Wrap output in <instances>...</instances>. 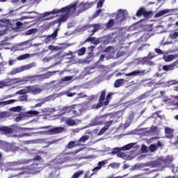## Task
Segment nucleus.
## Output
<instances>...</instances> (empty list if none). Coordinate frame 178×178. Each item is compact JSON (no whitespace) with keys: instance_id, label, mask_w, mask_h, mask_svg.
I'll list each match as a JSON object with an SVG mask.
<instances>
[{"instance_id":"obj_21","label":"nucleus","mask_w":178,"mask_h":178,"mask_svg":"<svg viewBox=\"0 0 178 178\" xmlns=\"http://www.w3.org/2000/svg\"><path fill=\"white\" fill-rule=\"evenodd\" d=\"M123 83H124V79H117L114 83V87L115 88H119V87H122Z\"/></svg>"},{"instance_id":"obj_39","label":"nucleus","mask_w":178,"mask_h":178,"mask_svg":"<svg viewBox=\"0 0 178 178\" xmlns=\"http://www.w3.org/2000/svg\"><path fill=\"white\" fill-rule=\"evenodd\" d=\"M120 151H122V148L120 149L119 147H115L112 150L111 154L113 155H115V154H118V152H120Z\"/></svg>"},{"instance_id":"obj_9","label":"nucleus","mask_w":178,"mask_h":178,"mask_svg":"<svg viewBox=\"0 0 178 178\" xmlns=\"http://www.w3.org/2000/svg\"><path fill=\"white\" fill-rule=\"evenodd\" d=\"M125 76H133L134 77H136L137 76H145V70H134L130 73L126 74Z\"/></svg>"},{"instance_id":"obj_8","label":"nucleus","mask_w":178,"mask_h":178,"mask_svg":"<svg viewBox=\"0 0 178 178\" xmlns=\"http://www.w3.org/2000/svg\"><path fill=\"white\" fill-rule=\"evenodd\" d=\"M16 83V79H6L4 81H0V88H3L5 87H9L13 86Z\"/></svg>"},{"instance_id":"obj_5","label":"nucleus","mask_w":178,"mask_h":178,"mask_svg":"<svg viewBox=\"0 0 178 178\" xmlns=\"http://www.w3.org/2000/svg\"><path fill=\"white\" fill-rule=\"evenodd\" d=\"M26 88V92L34 94L35 95L37 94H40V92L42 91V90H41V88L38 87V85L29 86Z\"/></svg>"},{"instance_id":"obj_40","label":"nucleus","mask_w":178,"mask_h":178,"mask_svg":"<svg viewBox=\"0 0 178 178\" xmlns=\"http://www.w3.org/2000/svg\"><path fill=\"white\" fill-rule=\"evenodd\" d=\"M27 100V95H21V96L19 97V101L23 102Z\"/></svg>"},{"instance_id":"obj_7","label":"nucleus","mask_w":178,"mask_h":178,"mask_svg":"<svg viewBox=\"0 0 178 178\" xmlns=\"http://www.w3.org/2000/svg\"><path fill=\"white\" fill-rule=\"evenodd\" d=\"M126 13H124V11L123 10H119L116 17L115 20L117 21V23H122V22H124L126 20Z\"/></svg>"},{"instance_id":"obj_23","label":"nucleus","mask_w":178,"mask_h":178,"mask_svg":"<svg viewBox=\"0 0 178 178\" xmlns=\"http://www.w3.org/2000/svg\"><path fill=\"white\" fill-rule=\"evenodd\" d=\"M133 147H134V143H129L121 147V149L122 151H129V149H131Z\"/></svg>"},{"instance_id":"obj_28","label":"nucleus","mask_w":178,"mask_h":178,"mask_svg":"<svg viewBox=\"0 0 178 178\" xmlns=\"http://www.w3.org/2000/svg\"><path fill=\"white\" fill-rule=\"evenodd\" d=\"M69 19V15H63L61 17H60L57 20L58 23H62V22H66Z\"/></svg>"},{"instance_id":"obj_61","label":"nucleus","mask_w":178,"mask_h":178,"mask_svg":"<svg viewBox=\"0 0 178 178\" xmlns=\"http://www.w3.org/2000/svg\"><path fill=\"white\" fill-rule=\"evenodd\" d=\"M41 159H42V158H41V156H35L34 157V161H41Z\"/></svg>"},{"instance_id":"obj_14","label":"nucleus","mask_w":178,"mask_h":178,"mask_svg":"<svg viewBox=\"0 0 178 178\" xmlns=\"http://www.w3.org/2000/svg\"><path fill=\"white\" fill-rule=\"evenodd\" d=\"M161 162H163L165 166H169L173 162V157L172 156H167L165 158L161 159Z\"/></svg>"},{"instance_id":"obj_52","label":"nucleus","mask_w":178,"mask_h":178,"mask_svg":"<svg viewBox=\"0 0 178 178\" xmlns=\"http://www.w3.org/2000/svg\"><path fill=\"white\" fill-rule=\"evenodd\" d=\"M77 93L76 92H65V95H67V97H74V95H76Z\"/></svg>"},{"instance_id":"obj_10","label":"nucleus","mask_w":178,"mask_h":178,"mask_svg":"<svg viewBox=\"0 0 178 178\" xmlns=\"http://www.w3.org/2000/svg\"><path fill=\"white\" fill-rule=\"evenodd\" d=\"M164 131L166 138H173V133H175V129L169 127H165L164 128Z\"/></svg>"},{"instance_id":"obj_4","label":"nucleus","mask_w":178,"mask_h":178,"mask_svg":"<svg viewBox=\"0 0 178 178\" xmlns=\"http://www.w3.org/2000/svg\"><path fill=\"white\" fill-rule=\"evenodd\" d=\"M40 114V112L37 111H29L24 113L23 114H19L15 118V122H20L22 120L23 118H33V116H37Z\"/></svg>"},{"instance_id":"obj_60","label":"nucleus","mask_w":178,"mask_h":178,"mask_svg":"<svg viewBox=\"0 0 178 178\" xmlns=\"http://www.w3.org/2000/svg\"><path fill=\"white\" fill-rule=\"evenodd\" d=\"M49 49L50 51H55L56 49V47H55L54 45H50V46H49Z\"/></svg>"},{"instance_id":"obj_30","label":"nucleus","mask_w":178,"mask_h":178,"mask_svg":"<svg viewBox=\"0 0 178 178\" xmlns=\"http://www.w3.org/2000/svg\"><path fill=\"white\" fill-rule=\"evenodd\" d=\"M76 107V106H75V108L72 109V113L74 116L77 117L80 115V113L81 112V109L77 108Z\"/></svg>"},{"instance_id":"obj_32","label":"nucleus","mask_w":178,"mask_h":178,"mask_svg":"<svg viewBox=\"0 0 178 178\" xmlns=\"http://www.w3.org/2000/svg\"><path fill=\"white\" fill-rule=\"evenodd\" d=\"M92 27H93V29L91 31L92 33L90 35H94V34L97 33V31L99 30V24H95V25Z\"/></svg>"},{"instance_id":"obj_12","label":"nucleus","mask_w":178,"mask_h":178,"mask_svg":"<svg viewBox=\"0 0 178 178\" xmlns=\"http://www.w3.org/2000/svg\"><path fill=\"white\" fill-rule=\"evenodd\" d=\"M90 139V136L84 135L78 140V147H83L84 143Z\"/></svg>"},{"instance_id":"obj_1","label":"nucleus","mask_w":178,"mask_h":178,"mask_svg":"<svg viewBox=\"0 0 178 178\" xmlns=\"http://www.w3.org/2000/svg\"><path fill=\"white\" fill-rule=\"evenodd\" d=\"M112 95H113V92H110L106 95V90L100 91L99 102L96 106L97 109H99V108H102V106H108L109 102H111V99H112Z\"/></svg>"},{"instance_id":"obj_34","label":"nucleus","mask_w":178,"mask_h":178,"mask_svg":"<svg viewBox=\"0 0 178 178\" xmlns=\"http://www.w3.org/2000/svg\"><path fill=\"white\" fill-rule=\"evenodd\" d=\"M149 149L151 152H155L158 149V146L155 144H152L149 145Z\"/></svg>"},{"instance_id":"obj_37","label":"nucleus","mask_w":178,"mask_h":178,"mask_svg":"<svg viewBox=\"0 0 178 178\" xmlns=\"http://www.w3.org/2000/svg\"><path fill=\"white\" fill-rule=\"evenodd\" d=\"M23 70H22L20 68H14L12 71H11V74H17V73H20L21 72H22Z\"/></svg>"},{"instance_id":"obj_25","label":"nucleus","mask_w":178,"mask_h":178,"mask_svg":"<svg viewBox=\"0 0 178 178\" xmlns=\"http://www.w3.org/2000/svg\"><path fill=\"white\" fill-rule=\"evenodd\" d=\"M105 165H108V160H103L102 161H99L97 163V166L100 168L102 169V168H105Z\"/></svg>"},{"instance_id":"obj_45","label":"nucleus","mask_w":178,"mask_h":178,"mask_svg":"<svg viewBox=\"0 0 178 178\" xmlns=\"http://www.w3.org/2000/svg\"><path fill=\"white\" fill-rule=\"evenodd\" d=\"M105 2V0H99L97 2V8H101L104 6V3Z\"/></svg>"},{"instance_id":"obj_3","label":"nucleus","mask_w":178,"mask_h":178,"mask_svg":"<svg viewBox=\"0 0 178 178\" xmlns=\"http://www.w3.org/2000/svg\"><path fill=\"white\" fill-rule=\"evenodd\" d=\"M38 80H40L38 75H29L22 79V78L15 79V83H22V84H26V83L29 81L30 83H35V81H37Z\"/></svg>"},{"instance_id":"obj_63","label":"nucleus","mask_w":178,"mask_h":178,"mask_svg":"<svg viewBox=\"0 0 178 178\" xmlns=\"http://www.w3.org/2000/svg\"><path fill=\"white\" fill-rule=\"evenodd\" d=\"M83 178H91V175H90V172H86Z\"/></svg>"},{"instance_id":"obj_53","label":"nucleus","mask_w":178,"mask_h":178,"mask_svg":"<svg viewBox=\"0 0 178 178\" xmlns=\"http://www.w3.org/2000/svg\"><path fill=\"white\" fill-rule=\"evenodd\" d=\"M155 52H156V54L159 55H163V51L161 49H155Z\"/></svg>"},{"instance_id":"obj_16","label":"nucleus","mask_w":178,"mask_h":178,"mask_svg":"<svg viewBox=\"0 0 178 178\" xmlns=\"http://www.w3.org/2000/svg\"><path fill=\"white\" fill-rule=\"evenodd\" d=\"M105 116H108V115L106 114L99 117L97 119H95V120L92 122V126H99L101 124H104V121L100 120L99 119H102V118H105Z\"/></svg>"},{"instance_id":"obj_59","label":"nucleus","mask_w":178,"mask_h":178,"mask_svg":"<svg viewBox=\"0 0 178 178\" xmlns=\"http://www.w3.org/2000/svg\"><path fill=\"white\" fill-rule=\"evenodd\" d=\"M147 98V93L143 94L140 96H139V99H144Z\"/></svg>"},{"instance_id":"obj_44","label":"nucleus","mask_w":178,"mask_h":178,"mask_svg":"<svg viewBox=\"0 0 178 178\" xmlns=\"http://www.w3.org/2000/svg\"><path fill=\"white\" fill-rule=\"evenodd\" d=\"M70 80H73V76H65L61 79V81H70Z\"/></svg>"},{"instance_id":"obj_26","label":"nucleus","mask_w":178,"mask_h":178,"mask_svg":"<svg viewBox=\"0 0 178 178\" xmlns=\"http://www.w3.org/2000/svg\"><path fill=\"white\" fill-rule=\"evenodd\" d=\"M17 100L16 99H9L4 102H1L0 105H10V104H13L15 102H17Z\"/></svg>"},{"instance_id":"obj_64","label":"nucleus","mask_w":178,"mask_h":178,"mask_svg":"<svg viewBox=\"0 0 178 178\" xmlns=\"http://www.w3.org/2000/svg\"><path fill=\"white\" fill-rule=\"evenodd\" d=\"M175 67H178V59L173 63Z\"/></svg>"},{"instance_id":"obj_19","label":"nucleus","mask_w":178,"mask_h":178,"mask_svg":"<svg viewBox=\"0 0 178 178\" xmlns=\"http://www.w3.org/2000/svg\"><path fill=\"white\" fill-rule=\"evenodd\" d=\"M147 166H149V168H160L161 162L158 161H150L147 163Z\"/></svg>"},{"instance_id":"obj_56","label":"nucleus","mask_w":178,"mask_h":178,"mask_svg":"<svg viewBox=\"0 0 178 178\" xmlns=\"http://www.w3.org/2000/svg\"><path fill=\"white\" fill-rule=\"evenodd\" d=\"M3 118H6V112L0 113V119H3Z\"/></svg>"},{"instance_id":"obj_27","label":"nucleus","mask_w":178,"mask_h":178,"mask_svg":"<svg viewBox=\"0 0 178 178\" xmlns=\"http://www.w3.org/2000/svg\"><path fill=\"white\" fill-rule=\"evenodd\" d=\"M65 123L67 126H76V121L72 118H68Z\"/></svg>"},{"instance_id":"obj_54","label":"nucleus","mask_w":178,"mask_h":178,"mask_svg":"<svg viewBox=\"0 0 178 178\" xmlns=\"http://www.w3.org/2000/svg\"><path fill=\"white\" fill-rule=\"evenodd\" d=\"M13 111L14 112H20L22 111V107H20V106L14 107V108H13Z\"/></svg>"},{"instance_id":"obj_57","label":"nucleus","mask_w":178,"mask_h":178,"mask_svg":"<svg viewBox=\"0 0 178 178\" xmlns=\"http://www.w3.org/2000/svg\"><path fill=\"white\" fill-rule=\"evenodd\" d=\"M94 99H95V95H91L88 97V101H89V102H91L94 101Z\"/></svg>"},{"instance_id":"obj_48","label":"nucleus","mask_w":178,"mask_h":178,"mask_svg":"<svg viewBox=\"0 0 178 178\" xmlns=\"http://www.w3.org/2000/svg\"><path fill=\"white\" fill-rule=\"evenodd\" d=\"M106 130H108V128L104 127L99 132V136H102V134H104V133H105V131H106Z\"/></svg>"},{"instance_id":"obj_17","label":"nucleus","mask_w":178,"mask_h":178,"mask_svg":"<svg viewBox=\"0 0 178 178\" xmlns=\"http://www.w3.org/2000/svg\"><path fill=\"white\" fill-rule=\"evenodd\" d=\"M175 69L176 68L173 63L172 64L165 65L162 67V70H163V72H170L172 70H175Z\"/></svg>"},{"instance_id":"obj_41","label":"nucleus","mask_w":178,"mask_h":178,"mask_svg":"<svg viewBox=\"0 0 178 178\" xmlns=\"http://www.w3.org/2000/svg\"><path fill=\"white\" fill-rule=\"evenodd\" d=\"M177 37H178V32H174L170 34V38H172V40H176Z\"/></svg>"},{"instance_id":"obj_46","label":"nucleus","mask_w":178,"mask_h":178,"mask_svg":"<svg viewBox=\"0 0 178 178\" xmlns=\"http://www.w3.org/2000/svg\"><path fill=\"white\" fill-rule=\"evenodd\" d=\"M102 13V10H97L93 15V17H98V16H99V15H101V13Z\"/></svg>"},{"instance_id":"obj_35","label":"nucleus","mask_w":178,"mask_h":178,"mask_svg":"<svg viewBox=\"0 0 178 178\" xmlns=\"http://www.w3.org/2000/svg\"><path fill=\"white\" fill-rule=\"evenodd\" d=\"M144 15V8H140L136 14L137 17H140V16H143Z\"/></svg>"},{"instance_id":"obj_55","label":"nucleus","mask_w":178,"mask_h":178,"mask_svg":"<svg viewBox=\"0 0 178 178\" xmlns=\"http://www.w3.org/2000/svg\"><path fill=\"white\" fill-rule=\"evenodd\" d=\"M88 49L90 51V54H92L94 49H95V46H90L88 47Z\"/></svg>"},{"instance_id":"obj_29","label":"nucleus","mask_w":178,"mask_h":178,"mask_svg":"<svg viewBox=\"0 0 178 178\" xmlns=\"http://www.w3.org/2000/svg\"><path fill=\"white\" fill-rule=\"evenodd\" d=\"M115 26V19H110L106 24V27L107 29H111Z\"/></svg>"},{"instance_id":"obj_31","label":"nucleus","mask_w":178,"mask_h":178,"mask_svg":"<svg viewBox=\"0 0 178 178\" xmlns=\"http://www.w3.org/2000/svg\"><path fill=\"white\" fill-rule=\"evenodd\" d=\"M28 58H30V54H22L17 57V60H24V59H27Z\"/></svg>"},{"instance_id":"obj_18","label":"nucleus","mask_w":178,"mask_h":178,"mask_svg":"<svg viewBox=\"0 0 178 178\" xmlns=\"http://www.w3.org/2000/svg\"><path fill=\"white\" fill-rule=\"evenodd\" d=\"M75 147H79L78 143L76 141L71 140L68 143V144L65 146V149H72Z\"/></svg>"},{"instance_id":"obj_43","label":"nucleus","mask_w":178,"mask_h":178,"mask_svg":"<svg viewBox=\"0 0 178 178\" xmlns=\"http://www.w3.org/2000/svg\"><path fill=\"white\" fill-rule=\"evenodd\" d=\"M113 123V120H110L108 122H106L105 123L104 127H106V129H107V130H108V129H109L111 127V126H112Z\"/></svg>"},{"instance_id":"obj_11","label":"nucleus","mask_w":178,"mask_h":178,"mask_svg":"<svg viewBox=\"0 0 178 178\" xmlns=\"http://www.w3.org/2000/svg\"><path fill=\"white\" fill-rule=\"evenodd\" d=\"M64 131H65L64 127H54V128L50 129L49 130V133L51 135L59 134L60 133H63Z\"/></svg>"},{"instance_id":"obj_22","label":"nucleus","mask_w":178,"mask_h":178,"mask_svg":"<svg viewBox=\"0 0 178 178\" xmlns=\"http://www.w3.org/2000/svg\"><path fill=\"white\" fill-rule=\"evenodd\" d=\"M1 131H3V133H5V134H12V133H13V129H12V128H9L8 127H1Z\"/></svg>"},{"instance_id":"obj_62","label":"nucleus","mask_w":178,"mask_h":178,"mask_svg":"<svg viewBox=\"0 0 178 178\" xmlns=\"http://www.w3.org/2000/svg\"><path fill=\"white\" fill-rule=\"evenodd\" d=\"M93 44L94 45H98V44H99V40L95 39V40L93 41Z\"/></svg>"},{"instance_id":"obj_51","label":"nucleus","mask_w":178,"mask_h":178,"mask_svg":"<svg viewBox=\"0 0 178 178\" xmlns=\"http://www.w3.org/2000/svg\"><path fill=\"white\" fill-rule=\"evenodd\" d=\"M27 92V88H26L25 90H20L19 91L17 92V94H20L21 95H23L24 94H26Z\"/></svg>"},{"instance_id":"obj_49","label":"nucleus","mask_w":178,"mask_h":178,"mask_svg":"<svg viewBox=\"0 0 178 178\" xmlns=\"http://www.w3.org/2000/svg\"><path fill=\"white\" fill-rule=\"evenodd\" d=\"M149 15H151V11H146L145 9L144 8V10H143L144 17H148V16H149Z\"/></svg>"},{"instance_id":"obj_47","label":"nucleus","mask_w":178,"mask_h":178,"mask_svg":"<svg viewBox=\"0 0 178 178\" xmlns=\"http://www.w3.org/2000/svg\"><path fill=\"white\" fill-rule=\"evenodd\" d=\"M94 41H95V38H92V37H89L88 38H86V40H85V42H94Z\"/></svg>"},{"instance_id":"obj_24","label":"nucleus","mask_w":178,"mask_h":178,"mask_svg":"<svg viewBox=\"0 0 178 178\" xmlns=\"http://www.w3.org/2000/svg\"><path fill=\"white\" fill-rule=\"evenodd\" d=\"M175 59V56L173 54H170L163 56V60L165 62H172Z\"/></svg>"},{"instance_id":"obj_33","label":"nucleus","mask_w":178,"mask_h":178,"mask_svg":"<svg viewBox=\"0 0 178 178\" xmlns=\"http://www.w3.org/2000/svg\"><path fill=\"white\" fill-rule=\"evenodd\" d=\"M37 33V29H31L26 32V35H31V34H35Z\"/></svg>"},{"instance_id":"obj_36","label":"nucleus","mask_w":178,"mask_h":178,"mask_svg":"<svg viewBox=\"0 0 178 178\" xmlns=\"http://www.w3.org/2000/svg\"><path fill=\"white\" fill-rule=\"evenodd\" d=\"M84 54H86V47H81L80 49L78 50L79 56H83Z\"/></svg>"},{"instance_id":"obj_38","label":"nucleus","mask_w":178,"mask_h":178,"mask_svg":"<svg viewBox=\"0 0 178 178\" xmlns=\"http://www.w3.org/2000/svg\"><path fill=\"white\" fill-rule=\"evenodd\" d=\"M54 99H55V96L49 95L44 98V102H48L49 101H54Z\"/></svg>"},{"instance_id":"obj_6","label":"nucleus","mask_w":178,"mask_h":178,"mask_svg":"<svg viewBox=\"0 0 178 178\" xmlns=\"http://www.w3.org/2000/svg\"><path fill=\"white\" fill-rule=\"evenodd\" d=\"M56 73H59V71H49L44 74H38V76L39 77V80H47V79H49V77L55 76Z\"/></svg>"},{"instance_id":"obj_15","label":"nucleus","mask_w":178,"mask_h":178,"mask_svg":"<svg viewBox=\"0 0 178 178\" xmlns=\"http://www.w3.org/2000/svg\"><path fill=\"white\" fill-rule=\"evenodd\" d=\"M58 31H59V28L54 30L53 33L47 37V41H51V40H55L58 37Z\"/></svg>"},{"instance_id":"obj_58","label":"nucleus","mask_w":178,"mask_h":178,"mask_svg":"<svg viewBox=\"0 0 178 178\" xmlns=\"http://www.w3.org/2000/svg\"><path fill=\"white\" fill-rule=\"evenodd\" d=\"M16 26L17 29H21L22 26H23V23H22L21 22H17L16 23Z\"/></svg>"},{"instance_id":"obj_2","label":"nucleus","mask_w":178,"mask_h":178,"mask_svg":"<svg viewBox=\"0 0 178 178\" xmlns=\"http://www.w3.org/2000/svg\"><path fill=\"white\" fill-rule=\"evenodd\" d=\"M77 6L76 4H71L69 6H67L64 8H61L60 9H54L51 13H46V16H49V15H56V13H65L64 15H67L69 16L70 15V13L72 12H76Z\"/></svg>"},{"instance_id":"obj_50","label":"nucleus","mask_w":178,"mask_h":178,"mask_svg":"<svg viewBox=\"0 0 178 178\" xmlns=\"http://www.w3.org/2000/svg\"><path fill=\"white\" fill-rule=\"evenodd\" d=\"M32 67H34V65L33 64H29L24 66L25 70H29V69H31Z\"/></svg>"},{"instance_id":"obj_13","label":"nucleus","mask_w":178,"mask_h":178,"mask_svg":"<svg viewBox=\"0 0 178 178\" xmlns=\"http://www.w3.org/2000/svg\"><path fill=\"white\" fill-rule=\"evenodd\" d=\"M76 106H77L76 104H72L71 106H64L63 107V113H70V112H72L73 109H76Z\"/></svg>"},{"instance_id":"obj_42","label":"nucleus","mask_w":178,"mask_h":178,"mask_svg":"<svg viewBox=\"0 0 178 178\" xmlns=\"http://www.w3.org/2000/svg\"><path fill=\"white\" fill-rule=\"evenodd\" d=\"M95 24H86L82 27L83 30H88V29H92V27H94Z\"/></svg>"},{"instance_id":"obj_20","label":"nucleus","mask_w":178,"mask_h":178,"mask_svg":"<svg viewBox=\"0 0 178 178\" xmlns=\"http://www.w3.org/2000/svg\"><path fill=\"white\" fill-rule=\"evenodd\" d=\"M170 12V10L164 9L163 10H161L156 13L154 15V17H161V16H163V15H166V13H169Z\"/></svg>"}]
</instances>
